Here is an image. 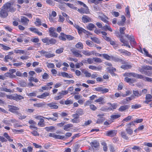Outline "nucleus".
I'll return each instance as SVG.
<instances>
[{
    "instance_id": "f257e3e1",
    "label": "nucleus",
    "mask_w": 152,
    "mask_h": 152,
    "mask_svg": "<svg viewBox=\"0 0 152 152\" xmlns=\"http://www.w3.org/2000/svg\"><path fill=\"white\" fill-rule=\"evenodd\" d=\"M152 70V66L148 65L143 66L141 68L140 67L138 69L139 71L142 73L150 76L152 75L151 72L147 71V70Z\"/></svg>"
},
{
    "instance_id": "f03ea898",
    "label": "nucleus",
    "mask_w": 152,
    "mask_h": 152,
    "mask_svg": "<svg viewBox=\"0 0 152 152\" xmlns=\"http://www.w3.org/2000/svg\"><path fill=\"white\" fill-rule=\"evenodd\" d=\"M42 41L46 45H55L57 42V40L53 38L49 39L48 37H45L42 39Z\"/></svg>"
},
{
    "instance_id": "7ed1b4c3",
    "label": "nucleus",
    "mask_w": 152,
    "mask_h": 152,
    "mask_svg": "<svg viewBox=\"0 0 152 152\" xmlns=\"http://www.w3.org/2000/svg\"><path fill=\"white\" fill-rule=\"evenodd\" d=\"M9 110L14 114H15L17 115H20V112L18 111L20 108L18 107L15 106L13 105H9L8 106Z\"/></svg>"
},
{
    "instance_id": "20e7f679",
    "label": "nucleus",
    "mask_w": 152,
    "mask_h": 152,
    "mask_svg": "<svg viewBox=\"0 0 152 152\" xmlns=\"http://www.w3.org/2000/svg\"><path fill=\"white\" fill-rule=\"evenodd\" d=\"M8 12L9 10H7V8L5 7V5L4 4L1 7L0 11V17L3 18L7 17L8 15Z\"/></svg>"
},
{
    "instance_id": "39448f33",
    "label": "nucleus",
    "mask_w": 152,
    "mask_h": 152,
    "mask_svg": "<svg viewBox=\"0 0 152 152\" xmlns=\"http://www.w3.org/2000/svg\"><path fill=\"white\" fill-rule=\"evenodd\" d=\"M124 75L125 76H127L129 77L132 76L135 77L137 79H140L141 76V75H139L134 72L125 73Z\"/></svg>"
},
{
    "instance_id": "423d86ee",
    "label": "nucleus",
    "mask_w": 152,
    "mask_h": 152,
    "mask_svg": "<svg viewBox=\"0 0 152 152\" xmlns=\"http://www.w3.org/2000/svg\"><path fill=\"white\" fill-rule=\"evenodd\" d=\"M56 29L53 27H51L49 29V31L50 33V35L54 37H57L58 34L56 33L55 31Z\"/></svg>"
},
{
    "instance_id": "0eeeda50",
    "label": "nucleus",
    "mask_w": 152,
    "mask_h": 152,
    "mask_svg": "<svg viewBox=\"0 0 152 152\" xmlns=\"http://www.w3.org/2000/svg\"><path fill=\"white\" fill-rule=\"evenodd\" d=\"M5 4L7 10H9V12L10 11L11 12H13L15 11V8L11 6V4L10 3L7 2Z\"/></svg>"
},
{
    "instance_id": "6e6552de",
    "label": "nucleus",
    "mask_w": 152,
    "mask_h": 152,
    "mask_svg": "<svg viewBox=\"0 0 152 152\" xmlns=\"http://www.w3.org/2000/svg\"><path fill=\"white\" fill-rule=\"evenodd\" d=\"M125 36L130 40L131 44L135 45L136 42L135 40L134 36L133 35H129L128 34H126Z\"/></svg>"
},
{
    "instance_id": "1a4fd4ad",
    "label": "nucleus",
    "mask_w": 152,
    "mask_h": 152,
    "mask_svg": "<svg viewBox=\"0 0 152 152\" xmlns=\"http://www.w3.org/2000/svg\"><path fill=\"white\" fill-rule=\"evenodd\" d=\"M57 104L55 102H53L48 104L47 105L51 109H56L58 107V106Z\"/></svg>"
},
{
    "instance_id": "9d476101",
    "label": "nucleus",
    "mask_w": 152,
    "mask_h": 152,
    "mask_svg": "<svg viewBox=\"0 0 152 152\" xmlns=\"http://www.w3.org/2000/svg\"><path fill=\"white\" fill-rule=\"evenodd\" d=\"M95 90L99 92H101V93L104 94L109 91V89L107 88H104L103 87H98L95 88Z\"/></svg>"
},
{
    "instance_id": "9b49d317",
    "label": "nucleus",
    "mask_w": 152,
    "mask_h": 152,
    "mask_svg": "<svg viewBox=\"0 0 152 152\" xmlns=\"http://www.w3.org/2000/svg\"><path fill=\"white\" fill-rule=\"evenodd\" d=\"M82 21L84 23H87L91 21V18L88 16L83 15L82 18Z\"/></svg>"
},
{
    "instance_id": "f8f14e48",
    "label": "nucleus",
    "mask_w": 152,
    "mask_h": 152,
    "mask_svg": "<svg viewBox=\"0 0 152 152\" xmlns=\"http://www.w3.org/2000/svg\"><path fill=\"white\" fill-rule=\"evenodd\" d=\"M86 9H84L83 8L81 7L80 9H78L77 11L81 14H88L90 13V12L89 11L88 7H85Z\"/></svg>"
},
{
    "instance_id": "ddd939ff",
    "label": "nucleus",
    "mask_w": 152,
    "mask_h": 152,
    "mask_svg": "<svg viewBox=\"0 0 152 152\" xmlns=\"http://www.w3.org/2000/svg\"><path fill=\"white\" fill-rule=\"evenodd\" d=\"M29 21V19L25 17L21 16V22L24 25H27Z\"/></svg>"
},
{
    "instance_id": "4468645a",
    "label": "nucleus",
    "mask_w": 152,
    "mask_h": 152,
    "mask_svg": "<svg viewBox=\"0 0 152 152\" xmlns=\"http://www.w3.org/2000/svg\"><path fill=\"white\" fill-rule=\"evenodd\" d=\"M71 51L75 56L76 57H81L82 56L81 54L79 53L78 50H77L74 49H71Z\"/></svg>"
},
{
    "instance_id": "2eb2a0df",
    "label": "nucleus",
    "mask_w": 152,
    "mask_h": 152,
    "mask_svg": "<svg viewBox=\"0 0 152 152\" xmlns=\"http://www.w3.org/2000/svg\"><path fill=\"white\" fill-rule=\"evenodd\" d=\"M140 79H142L145 81L152 83V78L146 77L145 76L141 75Z\"/></svg>"
},
{
    "instance_id": "dca6fc26",
    "label": "nucleus",
    "mask_w": 152,
    "mask_h": 152,
    "mask_svg": "<svg viewBox=\"0 0 152 152\" xmlns=\"http://www.w3.org/2000/svg\"><path fill=\"white\" fill-rule=\"evenodd\" d=\"M125 63L123 64H125V65H122L121 66V68L124 69H131L132 67V66L131 64H128V63L125 62Z\"/></svg>"
},
{
    "instance_id": "f3484780",
    "label": "nucleus",
    "mask_w": 152,
    "mask_h": 152,
    "mask_svg": "<svg viewBox=\"0 0 152 152\" xmlns=\"http://www.w3.org/2000/svg\"><path fill=\"white\" fill-rule=\"evenodd\" d=\"M116 134V132L115 130H111L107 132L106 135L108 136L113 137Z\"/></svg>"
},
{
    "instance_id": "a211bd4d",
    "label": "nucleus",
    "mask_w": 152,
    "mask_h": 152,
    "mask_svg": "<svg viewBox=\"0 0 152 152\" xmlns=\"http://www.w3.org/2000/svg\"><path fill=\"white\" fill-rule=\"evenodd\" d=\"M95 102H99V104H103L105 103L104 99L102 97H99L98 99L96 100Z\"/></svg>"
},
{
    "instance_id": "6ab92c4d",
    "label": "nucleus",
    "mask_w": 152,
    "mask_h": 152,
    "mask_svg": "<svg viewBox=\"0 0 152 152\" xmlns=\"http://www.w3.org/2000/svg\"><path fill=\"white\" fill-rule=\"evenodd\" d=\"M50 95V93L48 92H45L40 95L37 96V97L41 99H45L47 96Z\"/></svg>"
},
{
    "instance_id": "aec40b11",
    "label": "nucleus",
    "mask_w": 152,
    "mask_h": 152,
    "mask_svg": "<svg viewBox=\"0 0 152 152\" xmlns=\"http://www.w3.org/2000/svg\"><path fill=\"white\" fill-rule=\"evenodd\" d=\"M133 96L134 97L136 96L137 97H138L141 96L142 94V93L141 92H139L137 90H133Z\"/></svg>"
},
{
    "instance_id": "412c9836",
    "label": "nucleus",
    "mask_w": 152,
    "mask_h": 152,
    "mask_svg": "<svg viewBox=\"0 0 152 152\" xmlns=\"http://www.w3.org/2000/svg\"><path fill=\"white\" fill-rule=\"evenodd\" d=\"M129 106L128 105H124L121 106L118 109V110L120 112L125 111L126 110L128 109Z\"/></svg>"
},
{
    "instance_id": "4be33fe9",
    "label": "nucleus",
    "mask_w": 152,
    "mask_h": 152,
    "mask_svg": "<svg viewBox=\"0 0 152 152\" xmlns=\"http://www.w3.org/2000/svg\"><path fill=\"white\" fill-rule=\"evenodd\" d=\"M66 35L65 34L63 33H61L59 37V38L60 39L63 41H66Z\"/></svg>"
},
{
    "instance_id": "5701e85b",
    "label": "nucleus",
    "mask_w": 152,
    "mask_h": 152,
    "mask_svg": "<svg viewBox=\"0 0 152 152\" xmlns=\"http://www.w3.org/2000/svg\"><path fill=\"white\" fill-rule=\"evenodd\" d=\"M45 129L48 132L51 131V132H54L56 130L55 127L53 126L46 127L45 128Z\"/></svg>"
},
{
    "instance_id": "b1692460",
    "label": "nucleus",
    "mask_w": 152,
    "mask_h": 152,
    "mask_svg": "<svg viewBox=\"0 0 152 152\" xmlns=\"http://www.w3.org/2000/svg\"><path fill=\"white\" fill-rule=\"evenodd\" d=\"M112 61L116 62H120L122 64H125V61H124L115 56H114L113 58V59Z\"/></svg>"
},
{
    "instance_id": "393cba45",
    "label": "nucleus",
    "mask_w": 152,
    "mask_h": 152,
    "mask_svg": "<svg viewBox=\"0 0 152 152\" xmlns=\"http://www.w3.org/2000/svg\"><path fill=\"white\" fill-rule=\"evenodd\" d=\"M99 17L100 19L104 23L108 24V21L107 19H108V18L105 15H103L102 16H99Z\"/></svg>"
},
{
    "instance_id": "a878e982",
    "label": "nucleus",
    "mask_w": 152,
    "mask_h": 152,
    "mask_svg": "<svg viewBox=\"0 0 152 152\" xmlns=\"http://www.w3.org/2000/svg\"><path fill=\"white\" fill-rule=\"evenodd\" d=\"M102 29L105 31L108 30L110 32L113 31L112 29L110 28V26L107 25H105V26L102 27Z\"/></svg>"
},
{
    "instance_id": "bb28decb",
    "label": "nucleus",
    "mask_w": 152,
    "mask_h": 152,
    "mask_svg": "<svg viewBox=\"0 0 152 152\" xmlns=\"http://www.w3.org/2000/svg\"><path fill=\"white\" fill-rule=\"evenodd\" d=\"M86 27L88 30L91 31L94 28H96V26L94 24L90 23L86 26Z\"/></svg>"
},
{
    "instance_id": "cd10ccee",
    "label": "nucleus",
    "mask_w": 152,
    "mask_h": 152,
    "mask_svg": "<svg viewBox=\"0 0 152 152\" xmlns=\"http://www.w3.org/2000/svg\"><path fill=\"white\" fill-rule=\"evenodd\" d=\"M91 146L94 147L95 148H97L99 146V142L96 140L93 141L91 142Z\"/></svg>"
},
{
    "instance_id": "c85d7f7f",
    "label": "nucleus",
    "mask_w": 152,
    "mask_h": 152,
    "mask_svg": "<svg viewBox=\"0 0 152 152\" xmlns=\"http://www.w3.org/2000/svg\"><path fill=\"white\" fill-rule=\"evenodd\" d=\"M107 69L110 73L112 74H115L114 73V72L116 70V69L115 68H113V67H108L107 68Z\"/></svg>"
},
{
    "instance_id": "c756f323",
    "label": "nucleus",
    "mask_w": 152,
    "mask_h": 152,
    "mask_svg": "<svg viewBox=\"0 0 152 152\" xmlns=\"http://www.w3.org/2000/svg\"><path fill=\"white\" fill-rule=\"evenodd\" d=\"M124 80L127 83H133L135 81V80L130 78H129L128 77H126L124 78Z\"/></svg>"
},
{
    "instance_id": "7c9ffc66",
    "label": "nucleus",
    "mask_w": 152,
    "mask_h": 152,
    "mask_svg": "<svg viewBox=\"0 0 152 152\" xmlns=\"http://www.w3.org/2000/svg\"><path fill=\"white\" fill-rule=\"evenodd\" d=\"M75 47L77 48L81 49H83V46L81 42H79L75 45Z\"/></svg>"
},
{
    "instance_id": "2f4dec72",
    "label": "nucleus",
    "mask_w": 152,
    "mask_h": 152,
    "mask_svg": "<svg viewBox=\"0 0 152 152\" xmlns=\"http://www.w3.org/2000/svg\"><path fill=\"white\" fill-rule=\"evenodd\" d=\"M73 126V125L71 124H67L64 126V129L66 131H68L69 130V128L72 127Z\"/></svg>"
},
{
    "instance_id": "473e14b6",
    "label": "nucleus",
    "mask_w": 152,
    "mask_h": 152,
    "mask_svg": "<svg viewBox=\"0 0 152 152\" xmlns=\"http://www.w3.org/2000/svg\"><path fill=\"white\" fill-rule=\"evenodd\" d=\"M55 56V55L54 54H51L49 52H47V53L45 55V57L46 58H50L53 57Z\"/></svg>"
},
{
    "instance_id": "72a5a7b5",
    "label": "nucleus",
    "mask_w": 152,
    "mask_h": 152,
    "mask_svg": "<svg viewBox=\"0 0 152 152\" xmlns=\"http://www.w3.org/2000/svg\"><path fill=\"white\" fill-rule=\"evenodd\" d=\"M76 113L78 114L79 115H82L84 114V111L81 108H78V109L76 111Z\"/></svg>"
},
{
    "instance_id": "f704fd0d",
    "label": "nucleus",
    "mask_w": 152,
    "mask_h": 152,
    "mask_svg": "<svg viewBox=\"0 0 152 152\" xmlns=\"http://www.w3.org/2000/svg\"><path fill=\"white\" fill-rule=\"evenodd\" d=\"M24 97L20 95H18L17 94L15 95V100L17 101H18L22 99H23Z\"/></svg>"
},
{
    "instance_id": "c9c22d12",
    "label": "nucleus",
    "mask_w": 152,
    "mask_h": 152,
    "mask_svg": "<svg viewBox=\"0 0 152 152\" xmlns=\"http://www.w3.org/2000/svg\"><path fill=\"white\" fill-rule=\"evenodd\" d=\"M121 137L126 140H128L129 139L128 137L126 136L125 132H122L121 133Z\"/></svg>"
},
{
    "instance_id": "e433bc0d",
    "label": "nucleus",
    "mask_w": 152,
    "mask_h": 152,
    "mask_svg": "<svg viewBox=\"0 0 152 152\" xmlns=\"http://www.w3.org/2000/svg\"><path fill=\"white\" fill-rule=\"evenodd\" d=\"M45 105V102H42L41 103H36L34 104V106L35 107H42L44 106Z\"/></svg>"
},
{
    "instance_id": "4c0bfd02",
    "label": "nucleus",
    "mask_w": 152,
    "mask_h": 152,
    "mask_svg": "<svg viewBox=\"0 0 152 152\" xmlns=\"http://www.w3.org/2000/svg\"><path fill=\"white\" fill-rule=\"evenodd\" d=\"M91 40L95 42L97 44H99L100 43V41L99 39L97 38L96 37H91Z\"/></svg>"
},
{
    "instance_id": "58836bf2",
    "label": "nucleus",
    "mask_w": 152,
    "mask_h": 152,
    "mask_svg": "<svg viewBox=\"0 0 152 152\" xmlns=\"http://www.w3.org/2000/svg\"><path fill=\"white\" fill-rule=\"evenodd\" d=\"M15 53H19L20 54H24L25 53V51L24 50H21L17 49L15 50H14Z\"/></svg>"
},
{
    "instance_id": "ea45409f",
    "label": "nucleus",
    "mask_w": 152,
    "mask_h": 152,
    "mask_svg": "<svg viewBox=\"0 0 152 152\" xmlns=\"http://www.w3.org/2000/svg\"><path fill=\"white\" fill-rule=\"evenodd\" d=\"M55 138L62 140H64L66 139V138H65V136L64 135L61 136L59 135H57L56 134Z\"/></svg>"
},
{
    "instance_id": "a19ab883",
    "label": "nucleus",
    "mask_w": 152,
    "mask_h": 152,
    "mask_svg": "<svg viewBox=\"0 0 152 152\" xmlns=\"http://www.w3.org/2000/svg\"><path fill=\"white\" fill-rule=\"evenodd\" d=\"M82 52L84 55L88 56H91L93 54L92 52L86 50H83Z\"/></svg>"
},
{
    "instance_id": "79ce46f5",
    "label": "nucleus",
    "mask_w": 152,
    "mask_h": 152,
    "mask_svg": "<svg viewBox=\"0 0 152 152\" xmlns=\"http://www.w3.org/2000/svg\"><path fill=\"white\" fill-rule=\"evenodd\" d=\"M121 116V115H112L110 116V117L111 119L112 120H115L116 119Z\"/></svg>"
},
{
    "instance_id": "37998d69",
    "label": "nucleus",
    "mask_w": 152,
    "mask_h": 152,
    "mask_svg": "<svg viewBox=\"0 0 152 152\" xmlns=\"http://www.w3.org/2000/svg\"><path fill=\"white\" fill-rule=\"evenodd\" d=\"M4 136L6 137L7 139L10 142H12L13 140L10 138V136L8 135V134L7 133H5L4 134Z\"/></svg>"
},
{
    "instance_id": "c03bdc74",
    "label": "nucleus",
    "mask_w": 152,
    "mask_h": 152,
    "mask_svg": "<svg viewBox=\"0 0 152 152\" xmlns=\"http://www.w3.org/2000/svg\"><path fill=\"white\" fill-rule=\"evenodd\" d=\"M44 122V119L41 120V121L38 123V125L40 127H44L45 126V124Z\"/></svg>"
},
{
    "instance_id": "a18cd8bd",
    "label": "nucleus",
    "mask_w": 152,
    "mask_h": 152,
    "mask_svg": "<svg viewBox=\"0 0 152 152\" xmlns=\"http://www.w3.org/2000/svg\"><path fill=\"white\" fill-rule=\"evenodd\" d=\"M86 44L88 46L91 47H93L94 46L93 43L88 40L86 41Z\"/></svg>"
},
{
    "instance_id": "49530a36",
    "label": "nucleus",
    "mask_w": 152,
    "mask_h": 152,
    "mask_svg": "<svg viewBox=\"0 0 152 152\" xmlns=\"http://www.w3.org/2000/svg\"><path fill=\"white\" fill-rule=\"evenodd\" d=\"M64 49L63 48H61L56 50V53L57 54L61 53L63 52Z\"/></svg>"
},
{
    "instance_id": "de8ad7c7",
    "label": "nucleus",
    "mask_w": 152,
    "mask_h": 152,
    "mask_svg": "<svg viewBox=\"0 0 152 152\" xmlns=\"http://www.w3.org/2000/svg\"><path fill=\"white\" fill-rule=\"evenodd\" d=\"M68 93V91H62L61 92H59L58 94L62 96H64L67 94Z\"/></svg>"
},
{
    "instance_id": "09e8293b",
    "label": "nucleus",
    "mask_w": 152,
    "mask_h": 152,
    "mask_svg": "<svg viewBox=\"0 0 152 152\" xmlns=\"http://www.w3.org/2000/svg\"><path fill=\"white\" fill-rule=\"evenodd\" d=\"M12 57H11V56L10 55H8L6 56H5L4 58V61L6 62H8V60L9 59H10L11 60H12Z\"/></svg>"
},
{
    "instance_id": "8fccbe9b",
    "label": "nucleus",
    "mask_w": 152,
    "mask_h": 152,
    "mask_svg": "<svg viewBox=\"0 0 152 152\" xmlns=\"http://www.w3.org/2000/svg\"><path fill=\"white\" fill-rule=\"evenodd\" d=\"M105 120V118H98L96 121V123L100 124L102 123Z\"/></svg>"
},
{
    "instance_id": "3c124183",
    "label": "nucleus",
    "mask_w": 152,
    "mask_h": 152,
    "mask_svg": "<svg viewBox=\"0 0 152 152\" xmlns=\"http://www.w3.org/2000/svg\"><path fill=\"white\" fill-rule=\"evenodd\" d=\"M141 107L140 104H135L132 106V108L133 109H137Z\"/></svg>"
},
{
    "instance_id": "603ef678",
    "label": "nucleus",
    "mask_w": 152,
    "mask_h": 152,
    "mask_svg": "<svg viewBox=\"0 0 152 152\" xmlns=\"http://www.w3.org/2000/svg\"><path fill=\"white\" fill-rule=\"evenodd\" d=\"M128 6L126 9V16L127 17H130V13L129 10Z\"/></svg>"
},
{
    "instance_id": "864d4df0",
    "label": "nucleus",
    "mask_w": 152,
    "mask_h": 152,
    "mask_svg": "<svg viewBox=\"0 0 152 152\" xmlns=\"http://www.w3.org/2000/svg\"><path fill=\"white\" fill-rule=\"evenodd\" d=\"M132 118V116H128L126 118L124 119L122 121V122H127L130 121Z\"/></svg>"
},
{
    "instance_id": "5fc2aeb1",
    "label": "nucleus",
    "mask_w": 152,
    "mask_h": 152,
    "mask_svg": "<svg viewBox=\"0 0 152 152\" xmlns=\"http://www.w3.org/2000/svg\"><path fill=\"white\" fill-rule=\"evenodd\" d=\"M46 2L47 4L50 5L54 6L55 4L54 2L52 0H46Z\"/></svg>"
},
{
    "instance_id": "6e6d98bb",
    "label": "nucleus",
    "mask_w": 152,
    "mask_h": 152,
    "mask_svg": "<svg viewBox=\"0 0 152 152\" xmlns=\"http://www.w3.org/2000/svg\"><path fill=\"white\" fill-rule=\"evenodd\" d=\"M20 86L22 87H25L27 85L26 82L23 81H20Z\"/></svg>"
},
{
    "instance_id": "4d7b16f0",
    "label": "nucleus",
    "mask_w": 152,
    "mask_h": 152,
    "mask_svg": "<svg viewBox=\"0 0 152 152\" xmlns=\"http://www.w3.org/2000/svg\"><path fill=\"white\" fill-rule=\"evenodd\" d=\"M61 76H62L63 77H66L67 78L70 77H69V75L68 74V73H67L66 72H62L61 73Z\"/></svg>"
},
{
    "instance_id": "13d9d810",
    "label": "nucleus",
    "mask_w": 152,
    "mask_h": 152,
    "mask_svg": "<svg viewBox=\"0 0 152 152\" xmlns=\"http://www.w3.org/2000/svg\"><path fill=\"white\" fill-rule=\"evenodd\" d=\"M24 36V35L23 34H21L20 35V37L18 38L17 39V40L19 42H23V40L22 38V37H23Z\"/></svg>"
},
{
    "instance_id": "bf43d9fd",
    "label": "nucleus",
    "mask_w": 152,
    "mask_h": 152,
    "mask_svg": "<svg viewBox=\"0 0 152 152\" xmlns=\"http://www.w3.org/2000/svg\"><path fill=\"white\" fill-rule=\"evenodd\" d=\"M38 52L41 54L42 56H45L46 53H47V51H45L44 50H42L41 51H38Z\"/></svg>"
},
{
    "instance_id": "052dcab7",
    "label": "nucleus",
    "mask_w": 152,
    "mask_h": 152,
    "mask_svg": "<svg viewBox=\"0 0 152 152\" xmlns=\"http://www.w3.org/2000/svg\"><path fill=\"white\" fill-rule=\"evenodd\" d=\"M109 148L110 152H115V148L113 145H110Z\"/></svg>"
},
{
    "instance_id": "680f3d73",
    "label": "nucleus",
    "mask_w": 152,
    "mask_h": 152,
    "mask_svg": "<svg viewBox=\"0 0 152 152\" xmlns=\"http://www.w3.org/2000/svg\"><path fill=\"white\" fill-rule=\"evenodd\" d=\"M78 32L79 34H82V33H84L86 31V30L82 27H80L78 30Z\"/></svg>"
},
{
    "instance_id": "e2e57ef3",
    "label": "nucleus",
    "mask_w": 152,
    "mask_h": 152,
    "mask_svg": "<svg viewBox=\"0 0 152 152\" xmlns=\"http://www.w3.org/2000/svg\"><path fill=\"white\" fill-rule=\"evenodd\" d=\"M71 122L75 123H77L80 122V120L77 118H73L71 120Z\"/></svg>"
},
{
    "instance_id": "0e129e2a",
    "label": "nucleus",
    "mask_w": 152,
    "mask_h": 152,
    "mask_svg": "<svg viewBox=\"0 0 152 152\" xmlns=\"http://www.w3.org/2000/svg\"><path fill=\"white\" fill-rule=\"evenodd\" d=\"M94 61L96 63H101L102 61L101 58H94Z\"/></svg>"
},
{
    "instance_id": "69168bd1",
    "label": "nucleus",
    "mask_w": 152,
    "mask_h": 152,
    "mask_svg": "<svg viewBox=\"0 0 152 152\" xmlns=\"http://www.w3.org/2000/svg\"><path fill=\"white\" fill-rule=\"evenodd\" d=\"M65 104L66 105L72 104L73 103V101L71 100H67L64 102Z\"/></svg>"
},
{
    "instance_id": "338daca9",
    "label": "nucleus",
    "mask_w": 152,
    "mask_h": 152,
    "mask_svg": "<svg viewBox=\"0 0 152 152\" xmlns=\"http://www.w3.org/2000/svg\"><path fill=\"white\" fill-rule=\"evenodd\" d=\"M80 145L79 144L76 145L75 146V149L74 152H78V149L80 148Z\"/></svg>"
},
{
    "instance_id": "774afa93",
    "label": "nucleus",
    "mask_w": 152,
    "mask_h": 152,
    "mask_svg": "<svg viewBox=\"0 0 152 152\" xmlns=\"http://www.w3.org/2000/svg\"><path fill=\"white\" fill-rule=\"evenodd\" d=\"M102 56L104 58L108 60H109L110 59L109 58L110 56L107 54L105 53L103 54H102Z\"/></svg>"
}]
</instances>
